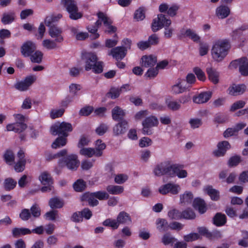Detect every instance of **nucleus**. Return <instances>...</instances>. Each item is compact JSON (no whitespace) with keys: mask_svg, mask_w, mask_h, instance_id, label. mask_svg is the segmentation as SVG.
Here are the masks:
<instances>
[{"mask_svg":"<svg viewBox=\"0 0 248 248\" xmlns=\"http://www.w3.org/2000/svg\"><path fill=\"white\" fill-rule=\"evenodd\" d=\"M37 78L35 75H31L27 76L24 79L17 82L15 85V88L20 91H26L28 90L32 84L35 82Z\"/></svg>","mask_w":248,"mask_h":248,"instance_id":"8","label":"nucleus"},{"mask_svg":"<svg viewBox=\"0 0 248 248\" xmlns=\"http://www.w3.org/2000/svg\"><path fill=\"white\" fill-rule=\"evenodd\" d=\"M48 34L54 41L57 43H61L63 41V36L62 35V29L56 26H53L49 27Z\"/></svg>","mask_w":248,"mask_h":248,"instance_id":"11","label":"nucleus"},{"mask_svg":"<svg viewBox=\"0 0 248 248\" xmlns=\"http://www.w3.org/2000/svg\"><path fill=\"white\" fill-rule=\"evenodd\" d=\"M39 179L42 185H50L53 183V180L50 174L47 171H43L41 173Z\"/></svg>","mask_w":248,"mask_h":248,"instance_id":"30","label":"nucleus"},{"mask_svg":"<svg viewBox=\"0 0 248 248\" xmlns=\"http://www.w3.org/2000/svg\"><path fill=\"white\" fill-rule=\"evenodd\" d=\"M31 232V231L30 230L24 228H15L13 229L12 231L13 235L15 237H18L21 235L30 234Z\"/></svg>","mask_w":248,"mask_h":248,"instance_id":"40","label":"nucleus"},{"mask_svg":"<svg viewBox=\"0 0 248 248\" xmlns=\"http://www.w3.org/2000/svg\"><path fill=\"white\" fill-rule=\"evenodd\" d=\"M239 72L243 76H246L248 75V59L246 57L242 58Z\"/></svg>","mask_w":248,"mask_h":248,"instance_id":"38","label":"nucleus"},{"mask_svg":"<svg viewBox=\"0 0 248 248\" xmlns=\"http://www.w3.org/2000/svg\"><path fill=\"white\" fill-rule=\"evenodd\" d=\"M246 89V86L243 84H232L228 89V92L231 95L237 96L243 94Z\"/></svg>","mask_w":248,"mask_h":248,"instance_id":"16","label":"nucleus"},{"mask_svg":"<svg viewBox=\"0 0 248 248\" xmlns=\"http://www.w3.org/2000/svg\"><path fill=\"white\" fill-rule=\"evenodd\" d=\"M179 36L180 37H187L194 42H200L201 37L197 34L196 31L189 28H184L180 31Z\"/></svg>","mask_w":248,"mask_h":248,"instance_id":"12","label":"nucleus"},{"mask_svg":"<svg viewBox=\"0 0 248 248\" xmlns=\"http://www.w3.org/2000/svg\"><path fill=\"white\" fill-rule=\"evenodd\" d=\"M174 164L170 160H165L155 167L154 173L155 175L157 176H161L165 174L171 176Z\"/></svg>","mask_w":248,"mask_h":248,"instance_id":"6","label":"nucleus"},{"mask_svg":"<svg viewBox=\"0 0 248 248\" xmlns=\"http://www.w3.org/2000/svg\"><path fill=\"white\" fill-rule=\"evenodd\" d=\"M112 117L113 120L118 121L122 119L125 115V111L119 106L115 107L111 111Z\"/></svg>","mask_w":248,"mask_h":248,"instance_id":"28","label":"nucleus"},{"mask_svg":"<svg viewBox=\"0 0 248 248\" xmlns=\"http://www.w3.org/2000/svg\"><path fill=\"white\" fill-rule=\"evenodd\" d=\"M4 158L6 162L9 164L12 165L14 161V155L12 151H7L4 154Z\"/></svg>","mask_w":248,"mask_h":248,"instance_id":"55","label":"nucleus"},{"mask_svg":"<svg viewBox=\"0 0 248 248\" xmlns=\"http://www.w3.org/2000/svg\"><path fill=\"white\" fill-rule=\"evenodd\" d=\"M214 223L217 226H221L225 224L226 222V217L224 214L220 213H217L214 217Z\"/></svg>","mask_w":248,"mask_h":248,"instance_id":"36","label":"nucleus"},{"mask_svg":"<svg viewBox=\"0 0 248 248\" xmlns=\"http://www.w3.org/2000/svg\"><path fill=\"white\" fill-rule=\"evenodd\" d=\"M152 144V140L148 137H143L139 141V146L141 148L148 147Z\"/></svg>","mask_w":248,"mask_h":248,"instance_id":"62","label":"nucleus"},{"mask_svg":"<svg viewBox=\"0 0 248 248\" xmlns=\"http://www.w3.org/2000/svg\"><path fill=\"white\" fill-rule=\"evenodd\" d=\"M67 139L65 137H61L57 138L52 144V147L54 149L61 148L66 145Z\"/></svg>","mask_w":248,"mask_h":248,"instance_id":"41","label":"nucleus"},{"mask_svg":"<svg viewBox=\"0 0 248 248\" xmlns=\"http://www.w3.org/2000/svg\"><path fill=\"white\" fill-rule=\"evenodd\" d=\"M210 92H203L193 98V102L197 104H202L207 102L211 97Z\"/></svg>","mask_w":248,"mask_h":248,"instance_id":"20","label":"nucleus"},{"mask_svg":"<svg viewBox=\"0 0 248 248\" xmlns=\"http://www.w3.org/2000/svg\"><path fill=\"white\" fill-rule=\"evenodd\" d=\"M16 181L11 178H8L4 180L3 183L4 187L6 190H10L14 189L16 185Z\"/></svg>","mask_w":248,"mask_h":248,"instance_id":"46","label":"nucleus"},{"mask_svg":"<svg viewBox=\"0 0 248 248\" xmlns=\"http://www.w3.org/2000/svg\"><path fill=\"white\" fill-rule=\"evenodd\" d=\"M127 54L126 50L123 47L117 46L111 49L109 55H111L116 60H122Z\"/></svg>","mask_w":248,"mask_h":248,"instance_id":"17","label":"nucleus"},{"mask_svg":"<svg viewBox=\"0 0 248 248\" xmlns=\"http://www.w3.org/2000/svg\"><path fill=\"white\" fill-rule=\"evenodd\" d=\"M158 124L157 118L153 115L147 117L143 121L142 124L143 126L142 131L144 134L150 135L152 131L150 128L156 126Z\"/></svg>","mask_w":248,"mask_h":248,"instance_id":"9","label":"nucleus"},{"mask_svg":"<svg viewBox=\"0 0 248 248\" xmlns=\"http://www.w3.org/2000/svg\"><path fill=\"white\" fill-rule=\"evenodd\" d=\"M62 17V15L60 14L57 15H52L47 16L45 19V24L48 27L51 26V24L58 21Z\"/></svg>","mask_w":248,"mask_h":248,"instance_id":"35","label":"nucleus"},{"mask_svg":"<svg viewBox=\"0 0 248 248\" xmlns=\"http://www.w3.org/2000/svg\"><path fill=\"white\" fill-rule=\"evenodd\" d=\"M61 3L69 14V17L73 20L82 17V14L78 12L77 2L74 0H62Z\"/></svg>","mask_w":248,"mask_h":248,"instance_id":"5","label":"nucleus"},{"mask_svg":"<svg viewBox=\"0 0 248 248\" xmlns=\"http://www.w3.org/2000/svg\"><path fill=\"white\" fill-rule=\"evenodd\" d=\"M157 62L156 57L153 55L143 56L141 59V64L145 67H151L155 65Z\"/></svg>","mask_w":248,"mask_h":248,"instance_id":"18","label":"nucleus"},{"mask_svg":"<svg viewBox=\"0 0 248 248\" xmlns=\"http://www.w3.org/2000/svg\"><path fill=\"white\" fill-rule=\"evenodd\" d=\"M181 214L182 218L192 219H194L196 217L194 212L192 210H186L181 212Z\"/></svg>","mask_w":248,"mask_h":248,"instance_id":"57","label":"nucleus"},{"mask_svg":"<svg viewBox=\"0 0 248 248\" xmlns=\"http://www.w3.org/2000/svg\"><path fill=\"white\" fill-rule=\"evenodd\" d=\"M35 44L31 42L28 41L24 43L21 47V53L25 57L31 56L36 49Z\"/></svg>","mask_w":248,"mask_h":248,"instance_id":"14","label":"nucleus"},{"mask_svg":"<svg viewBox=\"0 0 248 248\" xmlns=\"http://www.w3.org/2000/svg\"><path fill=\"white\" fill-rule=\"evenodd\" d=\"M193 207L198 209L201 214L205 213L206 211V206L203 200L200 198H196L193 202Z\"/></svg>","mask_w":248,"mask_h":248,"instance_id":"26","label":"nucleus"},{"mask_svg":"<svg viewBox=\"0 0 248 248\" xmlns=\"http://www.w3.org/2000/svg\"><path fill=\"white\" fill-rule=\"evenodd\" d=\"M49 205L53 208H60L63 205L62 201L58 198H53L50 200L49 202Z\"/></svg>","mask_w":248,"mask_h":248,"instance_id":"44","label":"nucleus"},{"mask_svg":"<svg viewBox=\"0 0 248 248\" xmlns=\"http://www.w3.org/2000/svg\"><path fill=\"white\" fill-rule=\"evenodd\" d=\"M15 16L14 14H4L1 19V22L3 24H9L14 21Z\"/></svg>","mask_w":248,"mask_h":248,"instance_id":"52","label":"nucleus"},{"mask_svg":"<svg viewBox=\"0 0 248 248\" xmlns=\"http://www.w3.org/2000/svg\"><path fill=\"white\" fill-rule=\"evenodd\" d=\"M79 154L82 155L89 158L92 157L93 156L97 157L96 150L93 148H81L79 151Z\"/></svg>","mask_w":248,"mask_h":248,"instance_id":"33","label":"nucleus"},{"mask_svg":"<svg viewBox=\"0 0 248 248\" xmlns=\"http://www.w3.org/2000/svg\"><path fill=\"white\" fill-rule=\"evenodd\" d=\"M145 17V9L143 8L140 7L135 11L134 18L137 21L142 20Z\"/></svg>","mask_w":248,"mask_h":248,"instance_id":"54","label":"nucleus"},{"mask_svg":"<svg viewBox=\"0 0 248 248\" xmlns=\"http://www.w3.org/2000/svg\"><path fill=\"white\" fill-rule=\"evenodd\" d=\"M217 149L214 151L213 154L217 157H221L224 156L227 151L231 148V145L227 141H222L217 143Z\"/></svg>","mask_w":248,"mask_h":248,"instance_id":"13","label":"nucleus"},{"mask_svg":"<svg viewBox=\"0 0 248 248\" xmlns=\"http://www.w3.org/2000/svg\"><path fill=\"white\" fill-rule=\"evenodd\" d=\"M168 217L170 219L179 220L182 219V214L179 210L172 209L168 212Z\"/></svg>","mask_w":248,"mask_h":248,"instance_id":"43","label":"nucleus"},{"mask_svg":"<svg viewBox=\"0 0 248 248\" xmlns=\"http://www.w3.org/2000/svg\"><path fill=\"white\" fill-rule=\"evenodd\" d=\"M230 44L228 40L225 39L216 41L211 49V54L213 59L217 62H221L226 56Z\"/></svg>","mask_w":248,"mask_h":248,"instance_id":"1","label":"nucleus"},{"mask_svg":"<svg viewBox=\"0 0 248 248\" xmlns=\"http://www.w3.org/2000/svg\"><path fill=\"white\" fill-rule=\"evenodd\" d=\"M166 104L169 109L173 111L177 110L181 108L180 103L174 100H167Z\"/></svg>","mask_w":248,"mask_h":248,"instance_id":"47","label":"nucleus"},{"mask_svg":"<svg viewBox=\"0 0 248 248\" xmlns=\"http://www.w3.org/2000/svg\"><path fill=\"white\" fill-rule=\"evenodd\" d=\"M58 163V167L55 169V171L57 174L60 172V170H58V168H62L64 165L66 166L69 170H76L79 166V162L78 160L77 155L72 154L60 159Z\"/></svg>","mask_w":248,"mask_h":248,"instance_id":"4","label":"nucleus"},{"mask_svg":"<svg viewBox=\"0 0 248 248\" xmlns=\"http://www.w3.org/2000/svg\"><path fill=\"white\" fill-rule=\"evenodd\" d=\"M117 219L119 224H129L132 222V219L129 215L124 211H122L119 213L117 216Z\"/></svg>","mask_w":248,"mask_h":248,"instance_id":"25","label":"nucleus"},{"mask_svg":"<svg viewBox=\"0 0 248 248\" xmlns=\"http://www.w3.org/2000/svg\"><path fill=\"white\" fill-rule=\"evenodd\" d=\"M181 190L180 186L176 184L169 183L161 186L158 188V192L162 195H166L169 193L173 195H176Z\"/></svg>","mask_w":248,"mask_h":248,"instance_id":"10","label":"nucleus"},{"mask_svg":"<svg viewBox=\"0 0 248 248\" xmlns=\"http://www.w3.org/2000/svg\"><path fill=\"white\" fill-rule=\"evenodd\" d=\"M241 161V157L238 155H234L231 157L228 161V165L230 167L237 166Z\"/></svg>","mask_w":248,"mask_h":248,"instance_id":"64","label":"nucleus"},{"mask_svg":"<svg viewBox=\"0 0 248 248\" xmlns=\"http://www.w3.org/2000/svg\"><path fill=\"white\" fill-rule=\"evenodd\" d=\"M98 19L96 21L95 25L99 27L103 23L105 26L109 25L111 22V19L104 13L99 12L97 14Z\"/></svg>","mask_w":248,"mask_h":248,"instance_id":"24","label":"nucleus"},{"mask_svg":"<svg viewBox=\"0 0 248 248\" xmlns=\"http://www.w3.org/2000/svg\"><path fill=\"white\" fill-rule=\"evenodd\" d=\"M230 13V10L227 6H220L218 7L216 11L217 16L221 19L227 17Z\"/></svg>","mask_w":248,"mask_h":248,"instance_id":"23","label":"nucleus"},{"mask_svg":"<svg viewBox=\"0 0 248 248\" xmlns=\"http://www.w3.org/2000/svg\"><path fill=\"white\" fill-rule=\"evenodd\" d=\"M107 191L112 195H119L124 191L123 186L118 185H109L106 187Z\"/></svg>","mask_w":248,"mask_h":248,"instance_id":"32","label":"nucleus"},{"mask_svg":"<svg viewBox=\"0 0 248 248\" xmlns=\"http://www.w3.org/2000/svg\"><path fill=\"white\" fill-rule=\"evenodd\" d=\"M64 109H52L50 112V116L52 119H55L61 117L64 112Z\"/></svg>","mask_w":248,"mask_h":248,"instance_id":"53","label":"nucleus"},{"mask_svg":"<svg viewBox=\"0 0 248 248\" xmlns=\"http://www.w3.org/2000/svg\"><path fill=\"white\" fill-rule=\"evenodd\" d=\"M18 161L15 166V170L16 172H22L25 169L26 161L25 159L24 152L20 150L17 154Z\"/></svg>","mask_w":248,"mask_h":248,"instance_id":"15","label":"nucleus"},{"mask_svg":"<svg viewBox=\"0 0 248 248\" xmlns=\"http://www.w3.org/2000/svg\"><path fill=\"white\" fill-rule=\"evenodd\" d=\"M157 229L160 232L167 231L169 229L167 221L163 218H158L156 221Z\"/></svg>","mask_w":248,"mask_h":248,"instance_id":"37","label":"nucleus"},{"mask_svg":"<svg viewBox=\"0 0 248 248\" xmlns=\"http://www.w3.org/2000/svg\"><path fill=\"white\" fill-rule=\"evenodd\" d=\"M81 58L85 62V69L86 71L92 69L95 73H100L103 71L102 62L97 61V57L94 53L83 52Z\"/></svg>","mask_w":248,"mask_h":248,"instance_id":"2","label":"nucleus"},{"mask_svg":"<svg viewBox=\"0 0 248 248\" xmlns=\"http://www.w3.org/2000/svg\"><path fill=\"white\" fill-rule=\"evenodd\" d=\"M95 148H94L96 152L97 157L102 156L103 150L106 148L105 144L101 140H98L95 142Z\"/></svg>","mask_w":248,"mask_h":248,"instance_id":"42","label":"nucleus"},{"mask_svg":"<svg viewBox=\"0 0 248 248\" xmlns=\"http://www.w3.org/2000/svg\"><path fill=\"white\" fill-rule=\"evenodd\" d=\"M73 130L72 124L69 123L58 122L53 124L50 128V132L53 135H62L64 137L68 136V133Z\"/></svg>","mask_w":248,"mask_h":248,"instance_id":"3","label":"nucleus"},{"mask_svg":"<svg viewBox=\"0 0 248 248\" xmlns=\"http://www.w3.org/2000/svg\"><path fill=\"white\" fill-rule=\"evenodd\" d=\"M128 178V176L124 174H119L115 176L114 181L116 184H122L125 182Z\"/></svg>","mask_w":248,"mask_h":248,"instance_id":"59","label":"nucleus"},{"mask_svg":"<svg viewBox=\"0 0 248 248\" xmlns=\"http://www.w3.org/2000/svg\"><path fill=\"white\" fill-rule=\"evenodd\" d=\"M103 225L106 226L111 227L113 229H116L119 226L117 219L116 220L110 218L107 219L103 222Z\"/></svg>","mask_w":248,"mask_h":248,"instance_id":"49","label":"nucleus"},{"mask_svg":"<svg viewBox=\"0 0 248 248\" xmlns=\"http://www.w3.org/2000/svg\"><path fill=\"white\" fill-rule=\"evenodd\" d=\"M193 72L200 80L204 81L206 79L205 74L201 68L198 67H195L193 69Z\"/></svg>","mask_w":248,"mask_h":248,"instance_id":"61","label":"nucleus"},{"mask_svg":"<svg viewBox=\"0 0 248 248\" xmlns=\"http://www.w3.org/2000/svg\"><path fill=\"white\" fill-rule=\"evenodd\" d=\"M174 175H176L179 178H184L187 177V172L186 170L183 169L182 166L175 164L171 177H173Z\"/></svg>","mask_w":248,"mask_h":248,"instance_id":"22","label":"nucleus"},{"mask_svg":"<svg viewBox=\"0 0 248 248\" xmlns=\"http://www.w3.org/2000/svg\"><path fill=\"white\" fill-rule=\"evenodd\" d=\"M57 42L49 39H46L42 42V46L46 49L51 50L57 47Z\"/></svg>","mask_w":248,"mask_h":248,"instance_id":"39","label":"nucleus"},{"mask_svg":"<svg viewBox=\"0 0 248 248\" xmlns=\"http://www.w3.org/2000/svg\"><path fill=\"white\" fill-rule=\"evenodd\" d=\"M127 127V122L125 120H122L116 124L113 129V133L116 136L124 134Z\"/></svg>","mask_w":248,"mask_h":248,"instance_id":"19","label":"nucleus"},{"mask_svg":"<svg viewBox=\"0 0 248 248\" xmlns=\"http://www.w3.org/2000/svg\"><path fill=\"white\" fill-rule=\"evenodd\" d=\"M209 49V45L206 43L200 42L199 47L200 55L202 56L206 55Z\"/></svg>","mask_w":248,"mask_h":248,"instance_id":"56","label":"nucleus"},{"mask_svg":"<svg viewBox=\"0 0 248 248\" xmlns=\"http://www.w3.org/2000/svg\"><path fill=\"white\" fill-rule=\"evenodd\" d=\"M86 187L85 182L82 180H78L73 185V187L75 191L81 192L83 191Z\"/></svg>","mask_w":248,"mask_h":248,"instance_id":"51","label":"nucleus"},{"mask_svg":"<svg viewBox=\"0 0 248 248\" xmlns=\"http://www.w3.org/2000/svg\"><path fill=\"white\" fill-rule=\"evenodd\" d=\"M185 84V80L179 79L177 83L172 86V92L175 94L184 93L187 89Z\"/></svg>","mask_w":248,"mask_h":248,"instance_id":"21","label":"nucleus"},{"mask_svg":"<svg viewBox=\"0 0 248 248\" xmlns=\"http://www.w3.org/2000/svg\"><path fill=\"white\" fill-rule=\"evenodd\" d=\"M200 239V235L198 233H190L184 236V240L185 242H190Z\"/></svg>","mask_w":248,"mask_h":248,"instance_id":"50","label":"nucleus"},{"mask_svg":"<svg viewBox=\"0 0 248 248\" xmlns=\"http://www.w3.org/2000/svg\"><path fill=\"white\" fill-rule=\"evenodd\" d=\"M209 80L214 84H217L219 81V73L212 67H208L206 69Z\"/></svg>","mask_w":248,"mask_h":248,"instance_id":"27","label":"nucleus"},{"mask_svg":"<svg viewBox=\"0 0 248 248\" xmlns=\"http://www.w3.org/2000/svg\"><path fill=\"white\" fill-rule=\"evenodd\" d=\"M98 27H99L97 26L96 25L95 26H88L87 27V29L89 32L92 34L91 37L93 39H97L99 36V34L97 33Z\"/></svg>","mask_w":248,"mask_h":248,"instance_id":"58","label":"nucleus"},{"mask_svg":"<svg viewBox=\"0 0 248 248\" xmlns=\"http://www.w3.org/2000/svg\"><path fill=\"white\" fill-rule=\"evenodd\" d=\"M43 56V53L40 51L37 50L32 53L30 56V59L33 62L40 63L42 62Z\"/></svg>","mask_w":248,"mask_h":248,"instance_id":"45","label":"nucleus"},{"mask_svg":"<svg viewBox=\"0 0 248 248\" xmlns=\"http://www.w3.org/2000/svg\"><path fill=\"white\" fill-rule=\"evenodd\" d=\"M189 124L191 128L194 129L201 126L202 124V122L201 119L193 118L189 119Z\"/></svg>","mask_w":248,"mask_h":248,"instance_id":"48","label":"nucleus"},{"mask_svg":"<svg viewBox=\"0 0 248 248\" xmlns=\"http://www.w3.org/2000/svg\"><path fill=\"white\" fill-rule=\"evenodd\" d=\"M246 105V102L243 100H239L232 104L230 110L234 111L238 109L243 108Z\"/></svg>","mask_w":248,"mask_h":248,"instance_id":"63","label":"nucleus"},{"mask_svg":"<svg viewBox=\"0 0 248 248\" xmlns=\"http://www.w3.org/2000/svg\"><path fill=\"white\" fill-rule=\"evenodd\" d=\"M96 199L94 192L86 193L82 196V200L88 201L89 205L92 206H96L98 204L99 202Z\"/></svg>","mask_w":248,"mask_h":248,"instance_id":"34","label":"nucleus"},{"mask_svg":"<svg viewBox=\"0 0 248 248\" xmlns=\"http://www.w3.org/2000/svg\"><path fill=\"white\" fill-rule=\"evenodd\" d=\"M193 198L192 193L190 191H186L180 195V203L184 205H187L191 203Z\"/></svg>","mask_w":248,"mask_h":248,"instance_id":"29","label":"nucleus"},{"mask_svg":"<svg viewBox=\"0 0 248 248\" xmlns=\"http://www.w3.org/2000/svg\"><path fill=\"white\" fill-rule=\"evenodd\" d=\"M171 24L170 19L163 14H159L153 19L151 28L154 32H156L166 26H170Z\"/></svg>","mask_w":248,"mask_h":248,"instance_id":"7","label":"nucleus"},{"mask_svg":"<svg viewBox=\"0 0 248 248\" xmlns=\"http://www.w3.org/2000/svg\"><path fill=\"white\" fill-rule=\"evenodd\" d=\"M203 190L210 196L212 200L217 201L219 199V192L216 189L213 188L212 186H206L204 188Z\"/></svg>","mask_w":248,"mask_h":248,"instance_id":"31","label":"nucleus"},{"mask_svg":"<svg viewBox=\"0 0 248 248\" xmlns=\"http://www.w3.org/2000/svg\"><path fill=\"white\" fill-rule=\"evenodd\" d=\"M94 195L96 197V199H98L100 201L106 200L109 198L108 194L104 191H99L94 192Z\"/></svg>","mask_w":248,"mask_h":248,"instance_id":"60","label":"nucleus"}]
</instances>
